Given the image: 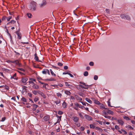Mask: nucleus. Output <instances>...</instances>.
Wrapping results in <instances>:
<instances>
[{"label": "nucleus", "instance_id": "1", "mask_svg": "<svg viewBox=\"0 0 135 135\" xmlns=\"http://www.w3.org/2000/svg\"><path fill=\"white\" fill-rule=\"evenodd\" d=\"M79 83L81 84L79 85V86L81 88L84 89H88L89 87L91 85H86L85 83L82 82H80Z\"/></svg>", "mask_w": 135, "mask_h": 135}, {"label": "nucleus", "instance_id": "2", "mask_svg": "<svg viewBox=\"0 0 135 135\" xmlns=\"http://www.w3.org/2000/svg\"><path fill=\"white\" fill-rule=\"evenodd\" d=\"M36 3L34 1H32L31 2L29 8L32 11H35L36 9Z\"/></svg>", "mask_w": 135, "mask_h": 135}, {"label": "nucleus", "instance_id": "3", "mask_svg": "<svg viewBox=\"0 0 135 135\" xmlns=\"http://www.w3.org/2000/svg\"><path fill=\"white\" fill-rule=\"evenodd\" d=\"M120 17L122 19H126L128 20H131L129 16L125 14L121 15Z\"/></svg>", "mask_w": 135, "mask_h": 135}, {"label": "nucleus", "instance_id": "4", "mask_svg": "<svg viewBox=\"0 0 135 135\" xmlns=\"http://www.w3.org/2000/svg\"><path fill=\"white\" fill-rule=\"evenodd\" d=\"M34 56H35V57H34V59L36 61H38V62H42V61H41V60H39L38 59V57L37 56V54L36 53L34 54Z\"/></svg>", "mask_w": 135, "mask_h": 135}, {"label": "nucleus", "instance_id": "5", "mask_svg": "<svg viewBox=\"0 0 135 135\" xmlns=\"http://www.w3.org/2000/svg\"><path fill=\"white\" fill-rule=\"evenodd\" d=\"M46 4V1L44 0L42 2V3L41 4H40V7L41 8H42L44 6H45Z\"/></svg>", "mask_w": 135, "mask_h": 135}, {"label": "nucleus", "instance_id": "6", "mask_svg": "<svg viewBox=\"0 0 135 135\" xmlns=\"http://www.w3.org/2000/svg\"><path fill=\"white\" fill-rule=\"evenodd\" d=\"M28 79L26 77H23L22 78L21 81L22 83H26V82L27 81Z\"/></svg>", "mask_w": 135, "mask_h": 135}, {"label": "nucleus", "instance_id": "7", "mask_svg": "<svg viewBox=\"0 0 135 135\" xmlns=\"http://www.w3.org/2000/svg\"><path fill=\"white\" fill-rule=\"evenodd\" d=\"M84 117L86 119L90 121L92 120V118L88 115L86 114L85 115Z\"/></svg>", "mask_w": 135, "mask_h": 135}, {"label": "nucleus", "instance_id": "8", "mask_svg": "<svg viewBox=\"0 0 135 135\" xmlns=\"http://www.w3.org/2000/svg\"><path fill=\"white\" fill-rule=\"evenodd\" d=\"M11 62L15 64H16L19 65L20 64L19 63L18 60H16L14 61L12 60Z\"/></svg>", "mask_w": 135, "mask_h": 135}, {"label": "nucleus", "instance_id": "9", "mask_svg": "<svg viewBox=\"0 0 135 135\" xmlns=\"http://www.w3.org/2000/svg\"><path fill=\"white\" fill-rule=\"evenodd\" d=\"M37 93L40 95L42 96L44 98H45L46 96L42 92L40 91H38Z\"/></svg>", "mask_w": 135, "mask_h": 135}, {"label": "nucleus", "instance_id": "10", "mask_svg": "<svg viewBox=\"0 0 135 135\" xmlns=\"http://www.w3.org/2000/svg\"><path fill=\"white\" fill-rule=\"evenodd\" d=\"M117 121L118 123L121 125H123L124 124V122L121 119L117 120Z\"/></svg>", "mask_w": 135, "mask_h": 135}, {"label": "nucleus", "instance_id": "11", "mask_svg": "<svg viewBox=\"0 0 135 135\" xmlns=\"http://www.w3.org/2000/svg\"><path fill=\"white\" fill-rule=\"evenodd\" d=\"M99 105L100 109L103 108L106 109H108L107 108H105V107L104 106V105L102 103H100L99 104Z\"/></svg>", "mask_w": 135, "mask_h": 135}, {"label": "nucleus", "instance_id": "12", "mask_svg": "<svg viewBox=\"0 0 135 135\" xmlns=\"http://www.w3.org/2000/svg\"><path fill=\"white\" fill-rule=\"evenodd\" d=\"M49 119V117L48 116H45L43 118V119L45 121H48Z\"/></svg>", "mask_w": 135, "mask_h": 135}, {"label": "nucleus", "instance_id": "13", "mask_svg": "<svg viewBox=\"0 0 135 135\" xmlns=\"http://www.w3.org/2000/svg\"><path fill=\"white\" fill-rule=\"evenodd\" d=\"M73 118L74 121L76 122H77L79 120V118L77 117H74Z\"/></svg>", "mask_w": 135, "mask_h": 135}, {"label": "nucleus", "instance_id": "14", "mask_svg": "<svg viewBox=\"0 0 135 135\" xmlns=\"http://www.w3.org/2000/svg\"><path fill=\"white\" fill-rule=\"evenodd\" d=\"M32 87L33 88L36 89H38L39 88L38 86L35 84L33 85L32 86Z\"/></svg>", "mask_w": 135, "mask_h": 135}, {"label": "nucleus", "instance_id": "15", "mask_svg": "<svg viewBox=\"0 0 135 135\" xmlns=\"http://www.w3.org/2000/svg\"><path fill=\"white\" fill-rule=\"evenodd\" d=\"M16 22V21L14 20H12L10 22H8L7 23V25H10L12 23L14 25Z\"/></svg>", "mask_w": 135, "mask_h": 135}, {"label": "nucleus", "instance_id": "16", "mask_svg": "<svg viewBox=\"0 0 135 135\" xmlns=\"http://www.w3.org/2000/svg\"><path fill=\"white\" fill-rule=\"evenodd\" d=\"M107 113L111 115H113L114 114V112L113 111L109 109L108 110Z\"/></svg>", "mask_w": 135, "mask_h": 135}, {"label": "nucleus", "instance_id": "17", "mask_svg": "<svg viewBox=\"0 0 135 135\" xmlns=\"http://www.w3.org/2000/svg\"><path fill=\"white\" fill-rule=\"evenodd\" d=\"M85 100L88 102V103H90V104H91L92 103V101L89 98H85Z\"/></svg>", "mask_w": 135, "mask_h": 135}, {"label": "nucleus", "instance_id": "18", "mask_svg": "<svg viewBox=\"0 0 135 135\" xmlns=\"http://www.w3.org/2000/svg\"><path fill=\"white\" fill-rule=\"evenodd\" d=\"M32 106L33 107V109L34 110L36 109L37 108V107H38V106L36 104H33L32 105Z\"/></svg>", "mask_w": 135, "mask_h": 135}, {"label": "nucleus", "instance_id": "19", "mask_svg": "<svg viewBox=\"0 0 135 135\" xmlns=\"http://www.w3.org/2000/svg\"><path fill=\"white\" fill-rule=\"evenodd\" d=\"M17 38L18 39H20L21 38V33L19 32V33H17Z\"/></svg>", "mask_w": 135, "mask_h": 135}, {"label": "nucleus", "instance_id": "20", "mask_svg": "<svg viewBox=\"0 0 135 135\" xmlns=\"http://www.w3.org/2000/svg\"><path fill=\"white\" fill-rule=\"evenodd\" d=\"M75 97L77 100L81 101L82 100V99L78 95H75Z\"/></svg>", "mask_w": 135, "mask_h": 135}, {"label": "nucleus", "instance_id": "21", "mask_svg": "<svg viewBox=\"0 0 135 135\" xmlns=\"http://www.w3.org/2000/svg\"><path fill=\"white\" fill-rule=\"evenodd\" d=\"M48 80L49 81H55V79L52 78H51L50 79H47L45 80Z\"/></svg>", "mask_w": 135, "mask_h": 135}, {"label": "nucleus", "instance_id": "22", "mask_svg": "<svg viewBox=\"0 0 135 135\" xmlns=\"http://www.w3.org/2000/svg\"><path fill=\"white\" fill-rule=\"evenodd\" d=\"M102 115L103 116L107 115V112H106L105 110H103L102 111Z\"/></svg>", "mask_w": 135, "mask_h": 135}, {"label": "nucleus", "instance_id": "23", "mask_svg": "<svg viewBox=\"0 0 135 135\" xmlns=\"http://www.w3.org/2000/svg\"><path fill=\"white\" fill-rule=\"evenodd\" d=\"M50 71L51 74V75L52 76H55L56 75V74L54 73V72L51 69H50Z\"/></svg>", "mask_w": 135, "mask_h": 135}, {"label": "nucleus", "instance_id": "24", "mask_svg": "<svg viewBox=\"0 0 135 135\" xmlns=\"http://www.w3.org/2000/svg\"><path fill=\"white\" fill-rule=\"evenodd\" d=\"M16 73L14 74L12 76H11V79H16Z\"/></svg>", "mask_w": 135, "mask_h": 135}, {"label": "nucleus", "instance_id": "25", "mask_svg": "<svg viewBox=\"0 0 135 135\" xmlns=\"http://www.w3.org/2000/svg\"><path fill=\"white\" fill-rule=\"evenodd\" d=\"M66 104L65 102H64L62 103V107L64 108H65L66 107Z\"/></svg>", "mask_w": 135, "mask_h": 135}, {"label": "nucleus", "instance_id": "26", "mask_svg": "<svg viewBox=\"0 0 135 135\" xmlns=\"http://www.w3.org/2000/svg\"><path fill=\"white\" fill-rule=\"evenodd\" d=\"M65 93L67 95H70L71 94V93L68 90L65 91Z\"/></svg>", "mask_w": 135, "mask_h": 135}, {"label": "nucleus", "instance_id": "27", "mask_svg": "<svg viewBox=\"0 0 135 135\" xmlns=\"http://www.w3.org/2000/svg\"><path fill=\"white\" fill-rule=\"evenodd\" d=\"M27 17L29 18H30L31 17L32 15L30 13H28L27 14Z\"/></svg>", "mask_w": 135, "mask_h": 135}, {"label": "nucleus", "instance_id": "28", "mask_svg": "<svg viewBox=\"0 0 135 135\" xmlns=\"http://www.w3.org/2000/svg\"><path fill=\"white\" fill-rule=\"evenodd\" d=\"M94 103L95 104H98V105H99V104L100 103V102L98 101V100H95V99L94 100Z\"/></svg>", "mask_w": 135, "mask_h": 135}, {"label": "nucleus", "instance_id": "29", "mask_svg": "<svg viewBox=\"0 0 135 135\" xmlns=\"http://www.w3.org/2000/svg\"><path fill=\"white\" fill-rule=\"evenodd\" d=\"M88 75V73L87 71H85L84 72V75L85 76H87Z\"/></svg>", "mask_w": 135, "mask_h": 135}, {"label": "nucleus", "instance_id": "30", "mask_svg": "<svg viewBox=\"0 0 135 135\" xmlns=\"http://www.w3.org/2000/svg\"><path fill=\"white\" fill-rule=\"evenodd\" d=\"M65 85L66 86H71V87H73V86L70 84H69L68 83V82H65Z\"/></svg>", "mask_w": 135, "mask_h": 135}, {"label": "nucleus", "instance_id": "31", "mask_svg": "<svg viewBox=\"0 0 135 135\" xmlns=\"http://www.w3.org/2000/svg\"><path fill=\"white\" fill-rule=\"evenodd\" d=\"M21 100L23 102H26V99L24 97H22L21 98Z\"/></svg>", "mask_w": 135, "mask_h": 135}, {"label": "nucleus", "instance_id": "32", "mask_svg": "<svg viewBox=\"0 0 135 135\" xmlns=\"http://www.w3.org/2000/svg\"><path fill=\"white\" fill-rule=\"evenodd\" d=\"M90 128H94L95 127V126L94 124H91L90 125Z\"/></svg>", "mask_w": 135, "mask_h": 135}, {"label": "nucleus", "instance_id": "33", "mask_svg": "<svg viewBox=\"0 0 135 135\" xmlns=\"http://www.w3.org/2000/svg\"><path fill=\"white\" fill-rule=\"evenodd\" d=\"M47 69H44L42 71V73L43 74H46L47 73L46 70Z\"/></svg>", "mask_w": 135, "mask_h": 135}, {"label": "nucleus", "instance_id": "34", "mask_svg": "<svg viewBox=\"0 0 135 135\" xmlns=\"http://www.w3.org/2000/svg\"><path fill=\"white\" fill-rule=\"evenodd\" d=\"M7 21H9L12 18V16H9L7 17Z\"/></svg>", "mask_w": 135, "mask_h": 135}, {"label": "nucleus", "instance_id": "35", "mask_svg": "<svg viewBox=\"0 0 135 135\" xmlns=\"http://www.w3.org/2000/svg\"><path fill=\"white\" fill-rule=\"evenodd\" d=\"M60 102V100H58L57 101H55V103H56V105H57Z\"/></svg>", "mask_w": 135, "mask_h": 135}, {"label": "nucleus", "instance_id": "36", "mask_svg": "<svg viewBox=\"0 0 135 135\" xmlns=\"http://www.w3.org/2000/svg\"><path fill=\"white\" fill-rule=\"evenodd\" d=\"M126 128H129L131 129H133V127H132L131 126L129 125H127V126H126Z\"/></svg>", "mask_w": 135, "mask_h": 135}, {"label": "nucleus", "instance_id": "37", "mask_svg": "<svg viewBox=\"0 0 135 135\" xmlns=\"http://www.w3.org/2000/svg\"><path fill=\"white\" fill-rule=\"evenodd\" d=\"M123 117L125 119L127 120H129V118L128 117L124 116Z\"/></svg>", "mask_w": 135, "mask_h": 135}, {"label": "nucleus", "instance_id": "38", "mask_svg": "<svg viewBox=\"0 0 135 135\" xmlns=\"http://www.w3.org/2000/svg\"><path fill=\"white\" fill-rule=\"evenodd\" d=\"M56 95L58 97H61L62 95L61 94L59 93H57L56 94Z\"/></svg>", "mask_w": 135, "mask_h": 135}, {"label": "nucleus", "instance_id": "39", "mask_svg": "<svg viewBox=\"0 0 135 135\" xmlns=\"http://www.w3.org/2000/svg\"><path fill=\"white\" fill-rule=\"evenodd\" d=\"M98 77L97 75H95L94 77V79L95 80H97L98 79Z\"/></svg>", "mask_w": 135, "mask_h": 135}, {"label": "nucleus", "instance_id": "40", "mask_svg": "<svg viewBox=\"0 0 135 135\" xmlns=\"http://www.w3.org/2000/svg\"><path fill=\"white\" fill-rule=\"evenodd\" d=\"M58 114L59 115H61L63 114V112L61 111H59L58 112Z\"/></svg>", "mask_w": 135, "mask_h": 135}, {"label": "nucleus", "instance_id": "41", "mask_svg": "<svg viewBox=\"0 0 135 135\" xmlns=\"http://www.w3.org/2000/svg\"><path fill=\"white\" fill-rule=\"evenodd\" d=\"M107 115H105V116H104L107 119H110L111 117L109 116H107Z\"/></svg>", "mask_w": 135, "mask_h": 135}, {"label": "nucleus", "instance_id": "42", "mask_svg": "<svg viewBox=\"0 0 135 135\" xmlns=\"http://www.w3.org/2000/svg\"><path fill=\"white\" fill-rule=\"evenodd\" d=\"M57 64L59 66H61L63 65L60 62H58Z\"/></svg>", "mask_w": 135, "mask_h": 135}, {"label": "nucleus", "instance_id": "43", "mask_svg": "<svg viewBox=\"0 0 135 135\" xmlns=\"http://www.w3.org/2000/svg\"><path fill=\"white\" fill-rule=\"evenodd\" d=\"M38 99V97H36L34 99V101L35 102H37Z\"/></svg>", "mask_w": 135, "mask_h": 135}, {"label": "nucleus", "instance_id": "44", "mask_svg": "<svg viewBox=\"0 0 135 135\" xmlns=\"http://www.w3.org/2000/svg\"><path fill=\"white\" fill-rule=\"evenodd\" d=\"M7 17H6V16H3V17H2V21H4V20H5L6 19V18Z\"/></svg>", "mask_w": 135, "mask_h": 135}, {"label": "nucleus", "instance_id": "45", "mask_svg": "<svg viewBox=\"0 0 135 135\" xmlns=\"http://www.w3.org/2000/svg\"><path fill=\"white\" fill-rule=\"evenodd\" d=\"M78 94L80 96H83V95H84L83 93L82 92H80L78 93Z\"/></svg>", "mask_w": 135, "mask_h": 135}, {"label": "nucleus", "instance_id": "46", "mask_svg": "<svg viewBox=\"0 0 135 135\" xmlns=\"http://www.w3.org/2000/svg\"><path fill=\"white\" fill-rule=\"evenodd\" d=\"M89 65L90 66H93L94 65V63L93 62H90L89 63Z\"/></svg>", "mask_w": 135, "mask_h": 135}, {"label": "nucleus", "instance_id": "47", "mask_svg": "<svg viewBox=\"0 0 135 135\" xmlns=\"http://www.w3.org/2000/svg\"><path fill=\"white\" fill-rule=\"evenodd\" d=\"M38 81V82L42 84H45V85L46 86V85H47V84H46V83H42V82H41V81Z\"/></svg>", "mask_w": 135, "mask_h": 135}, {"label": "nucleus", "instance_id": "48", "mask_svg": "<svg viewBox=\"0 0 135 135\" xmlns=\"http://www.w3.org/2000/svg\"><path fill=\"white\" fill-rule=\"evenodd\" d=\"M115 129H119V127L117 125H116L115 126Z\"/></svg>", "mask_w": 135, "mask_h": 135}, {"label": "nucleus", "instance_id": "49", "mask_svg": "<svg viewBox=\"0 0 135 135\" xmlns=\"http://www.w3.org/2000/svg\"><path fill=\"white\" fill-rule=\"evenodd\" d=\"M5 89H6V90H8L9 89V88L8 86H6V85H5Z\"/></svg>", "mask_w": 135, "mask_h": 135}, {"label": "nucleus", "instance_id": "50", "mask_svg": "<svg viewBox=\"0 0 135 135\" xmlns=\"http://www.w3.org/2000/svg\"><path fill=\"white\" fill-rule=\"evenodd\" d=\"M14 52L16 53V55L19 56L20 55V54L19 53L17 52L16 51H14Z\"/></svg>", "mask_w": 135, "mask_h": 135}, {"label": "nucleus", "instance_id": "51", "mask_svg": "<svg viewBox=\"0 0 135 135\" xmlns=\"http://www.w3.org/2000/svg\"><path fill=\"white\" fill-rule=\"evenodd\" d=\"M108 105L110 107H112V106H111L110 105V102L109 101H108Z\"/></svg>", "mask_w": 135, "mask_h": 135}, {"label": "nucleus", "instance_id": "52", "mask_svg": "<svg viewBox=\"0 0 135 135\" xmlns=\"http://www.w3.org/2000/svg\"><path fill=\"white\" fill-rule=\"evenodd\" d=\"M121 130L123 132H124V134H127V132L125 130L123 129H121Z\"/></svg>", "mask_w": 135, "mask_h": 135}, {"label": "nucleus", "instance_id": "53", "mask_svg": "<svg viewBox=\"0 0 135 135\" xmlns=\"http://www.w3.org/2000/svg\"><path fill=\"white\" fill-rule=\"evenodd\" d=\"M28 82H29V83L31 84L32 85H34L35 84L32 81H29Z\"/></svg>", "mask_w": 135, "mask_h": 135}, {"label": "nucleus", "instance_id": "54", "mask_svg": "<svg viewBox=\"0 0 135 135\" xmlns=\"http://www.w3.org/2000/svg\"><path fill=\"white\" fill-rule=\"evenodd\" d=\"M106 12L107 13H109V10L108 9H106L105 10Z\"/></svg>", "mask_w": 135, "mask_h": 135}, {"label": "nucleus", "instance_id": "55", "mask_svg": "<svg viewBox=\"0 0 135 135\" xmlns=\"http://www.w3.org/2000/svg\"><path fill=\"white\" fill-rule=\"evenodd\" d=\"M6 119V118L5 117H4L2 118V119L1 120V121L3 122Z\"/></svg>", "mask_w": 135, "mask_h": 135}, {"label": "nucleus", "instance_id": "56", "mask_svg": "<svg viewBox=\"0 0 135 135\" xmlns=\"http://www.w3.org/2000/svg\"><path fill=\"white\" fill-rule=\"evenodd\" d=\"M68 68V67L67 66H64V69L65 70H67Z\"/></svg>", "mask_w": 135, "mask_h": 135}, {"label": "nucleus", "instance_id": "57", "mask_svg": "<svg viewBox=\"0 0 135 135\" xmlns=\"http://www.w3.org/2000/svg\"><path fill=\"white\" fill-rule=\"evenodd\" d=\"M30 79L31 81H36V80L35 79L32 78H31Z\"/></svg>", "mask_w": 135, "mask_h": 135}, {"label": "nucleus", "instance_id": "58", "mask_svg": "<svg viewBox=\"0 0 135 135\" xmlns=\"http://www.w3.org/2000/svg\"><path fill=\"white\" fill-rule=\"evenodd\" d=\"M75 124L78 127H79L80 126V124L79 123H76Z\"/></svg>", "mask_w": 135, "mask_h": 135}, {"label": "nucleus", "instance_id": "59", "mask_svg": "<svg viewBox=\"0 0 135 135\" xmlns=\"http://www.w3.org/2000/svg\"><path fill=\"white\" fill-rule=\"evenodd\" d=\"M80 102L81 103H82V104L83 105H86V103H85V102H81V101H80Z\"/></svg>", "mask_w": 135, "mask_h": 135}, {"label": "nucleus", "instance_id": "60", "mask_svg": "<svg viewBox=\"0 0 135 135\" xmlns=\"http://www.w3.org/2000/svg\"><path fill=\"white\" fill-rule=\"evenodd\" d=\"M46 70L47 71H46L47 73L49 75H50V71H49V70L47 69V70Z\"/></svg>", "mask_w": 135, "mask_h": 135}, {"label": "nucleus", "instance_id": "61", "mask_svg": "<svg viewBox=\"0 0 135 135\" xmlns=\"http://www.w3.org/2000/svg\"><path fill=\"white\" fill-rule=\"evenodd\" d=\"M68 74L69 75L70 77H73L74 76H73V75H72L71 74L68 73Z\"/></svg>", "mask_w": 135, "mask_h": 135}, {"label": "nucleus", "instance_id": "62", "mask_svg": "<svg viewBox=\"0 0 135 135\" xmlns=\"http://www.w3.org/2000/svg\"><path fill=\"white\" fill-rule=\"evenodd\" d=\"M58 85L61 87H62L63 86V85L62 84L60 83L58 84Z\"/></svg>", "mask_w": 135, "mask_h": 135}, {"label": "nucleus", "instance_id": "63", "mask_svg": "<svg viewBox=\"0 0 135 135\" xmlns=\"http://www.w3.org/2000/svg\"><path fill=\"white\" fill-rule=\"evenodd\" d=\"M33 94L35 95H36V93H37V92L36 91H35V90H34L33 91Z\"/></svg>", "mask_w": 135, "mask_h": 135}, {"label": "nucleus", "instance_id": "64", "mask_svg": "<svg viewBox=\"0 0 135 135\" xmlns=\"http://www.w3.org/2000/svg\"><path fill=\"white\" fill-rule=\"evenodd\" d=\"M131 122L132 123L134 124H135V121L133 120H131Z\"/></svg>", "mask_w": 135, "mask_h": 135}]
</instances>
